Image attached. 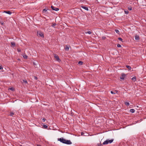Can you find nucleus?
I'll use <instances>...</instances> for the list:
<instances>
[{"instance_id":"obj_38","label":"nucleus","mask_w":146,"mask_h":146,"mask_svg":"<svg viewBox=\"0 0 146 146\" xmlns=\"http://www.w3.org/2000/svg\"><path fill=\"white\" fill-rule=\"evenodd\" d=\"M1 23L2 25H3V22H2V23Z\"/></svg>"},{"instance_id":"obj_1","label":"nucleus","mask_w":146,"mask_h":146,"mask_svg":"<svg viewBox=\"0 0 146 146\" xmlns=\"http://www.w3.org/2000/svg\"><path fill=\"white\" fill-rule=\"evenodd\" d=\"M58 140L60 141L61 142L68 145H70L72 143L70 140H67L63 138H58Z\"/></svg>"},{"instance_id":"obj_4","label":"nucleus","mask_w":146,"mask_h":146,"mask_svg":"<svg viewBox=\"0 0 146 146\" xmlns=\"http://www.w3.org/2000/svg\"><path fill=\"white\" fill-rule=\"evenodd\" d=\"M54 57L56 60L58 62L60 61V59H59V56L56 54H54Z\"/></svg>"},{"instance_id":"obj_10","label":"nucleus","mask_w":146,"mask_h":146,"mask_svg":"<svg viewBox=\"0 0 146 146\" xmlns=\"http://www.w3.org/2000/svg\"><path fill=\"white\" fill-rule=\"evenodd\" d=\"M48 9V8H46L44 9L42 11V12L43 13H44V12H46Z\"/></svg>"},{"instance_id":"obj_35","label":"nucleus","mask_w":146,"mask_h":146,"mask_svg":"<svg viewBox=\"0 0 146 146\" xmlns=\"http://www.w3.org/2000/svg\"><path fill=\"white\" fill-rule=\"evenodd\" d=\"M34 78L36 80H37V78L35 76L34 77Z\"/></svg>"},{"instance_id":"obj_33","label":"nucleus","mask_w":146,"mask_h":146,"mask_svg":"<svg viewBox=\"0 0 146 146\" xmlns=\"http://www.w3.org/2000/svg\"><path fill=\"white\" fill-rule=\"evenodd\" d=\"M114 92H115V94H117L118 92V91L117 90H115Z\"/></svg>"},{"instance_id":"obj_16","label":"nucleus","mask_w":146,"mask_h":146,"mask_svg":"<svg viewBox=\"0 0 146 146\" xmlns=\"http://www.w3.org/2000/svg\"><path fill=\"white\" fill-rule=\"evenodd\" d=\"M83 62L82 61H79L78 62V64L80 65H81L83 64Z\"/></svg>"},{"instance_id":"obj_14","label":"nucleus","mask_w":146,"mask_h":146,"mask_svg":"<svg viewBox=\"0 0 146 146\" xmlns=\"http://www.w3.org/2000/svg\"><path fill=\"white\" fill-rule=\"evenodd\" d=\"M125 104L127 106H129V102H125Z\"/></svg>"},{"instance_id":"obj_34","label":"nucleus","mask_w":146,"mask_h":146,"mask_svg":"<svg viewBox=\"0 0 146 146\" xmlns=\"http://www.w3.org/2000/svg\"><path fill=\"white\" fill-rule=\"evenodd\" d=\"M3 67L2 66V65H0V70L2 69H3Z\"/></svg>"},{"instance_id":"obj_39","label":"nucleus","mask_w":146,"mask_h":146,"mask_svg":"<svg viewBox=\"0 0 146 146\" xmlns=\"http://www.w3.org/2000/svg\"><path fill=\"white\" fill-rule=\"evenodd\" d=\"M100 146H103V145H102V144H100Z\"/></svg>"},{"instance_id":"obj_13","label":"nucleus","mask_w":146,"mask_h":146,"mask_svg":"<svg viewBox=\"0 0 146 146\" xmlns=\"http://www.w3.org/2000/svg\"><path fill=\"white\" fill-rule=\"evenodd\" d=\"M135 111V110L134 109H131L130 110V112L131 113H134Z\"/></svg>"},{"instance_id":"obj_17","label":"nucleus","mask_w":146,"mask_h":146,"mask_svg":"<svg viewBox=\"0 0 146 146\" xmlns=\"http://www.w3.org/2000/svg\"><path fill=\"white\" fill-rule=\"evenodd\" d=\"M14 115V113L13 112H11L9 114V115L11 116H13Z\"/></svg>"},{"instance_id":"obj_41","label":"nucleus","mask_w":146,"mask_h":146,"mask_svg":"<svg viewBox=\"0 0 146 146\" xmlns=\"http://www.w3.org/2000/svg\"><path fill=\"white\" fill-rule=\"evenodd\" d=\"M37 146H40V145H38Z\"/></svg>"},{"instance_id":"obj_37","label":"nucleus","mask_w":146,"mask_h":146,"mask_svg":"<svg viewBox=\"0 0 146 146\" xmlns=\"http://www.w3.org/2000/svg\"><path fill=\"white\" fill-rule=\"evenodd\" d=\"M84 134V133L83 132H82L81 133V135H83Z\"/></svg>"},{"instance_id":"obj_24","label":"nucleus","mask_w":146,"mask_h":146,"mask_svg":"<svg viewBox=\"0 0 146 146\" xmlns=\"http://www.w3.org/2000/svg\"><path fill=\"white\" fill-rule=\"evenodd\" d=\"M115 31L118 34H119V31L118 30H115Z\"/></svg>"},{"instance_id":"obj_28","label":"nucleus","mask_w":146,"mask_h":146,"mask_svg":"<svg viewBox=\"0 0 146 146\" xmlns=\"http://www.w3.org/2000/svg\"><path fill=\"white\" fill-rule=\"evenodd\" d=\"M117 46L118 47H120L121 46V45L119 44H118L117 45Z\"/></svg>"},{"instance_id":"obj_19","label":"nucleus","mask_w":146,"mask_h":146,"mask_svg":"<svg viewBox=\"0 0 146 146\" xmlns=\"http://www.w3.org/2000/svg\"><path fill=\"white\" fill-rule=\"evenodd\" d=\"M56 25V23H54L52 24V25L51 26L52 27H54Z\"/></svg>"},{"instance_id":"obj_9","label":"nucleus","mask_w":146,"mask_h":146,"mask_svg":"<svg viewBox=\"0 0 146 146\" xmlns=\"http://www.w3.org/2000/svg\"><path fill=\"white\" fill-rule=\"evenodd\" d=\"M81 7L86 10L88 11V8L87 7H84L83 6H82Z\"/></svg>"},{"instance_id":"obj_11","label":"nucleus","mask_w":146,"mask_h":146,"mask_svg":"<svg viewBox=\"0 0 146 146\" xmlns=\"http://www.w3.org/2000/svg\"><path fill=\"white\" fill-rule=\"evenodd\" d=\"M11 45L15 47L16 46L15 43V42H11Z\"/></svg>"},{"instance_id":"obj_22","label":"nucleus","mask_w":146,"mask_h":146,"mask_svg":"<svg viewBox=\"0 0 146 146\" xmlns=\"http://www.w3.org/2000/svg\"><path fill=\"white\" fill-rule=\"evenodd\" d=\"M86 33H88L89 34H90L92 33V32L90 31H88L87 32H86Z\"/></svg>"},{"instance_id":"obj_21","label":"nucleus","mask_w":146,"mask_h":146,"mask_svg":"<svg viewBox=\"0 0 146 146\" xmlns=\"http://www.w3.org/2000/svg\"><path fill=\"white\" fill-rule=\"evenodd\" d=\"M44 128L45 129H46L47 128L48 126L47 125H44L43 126Z\"/></svg>"},{"instance_id":"obj_23","label":"nucleus","mask_w":146,"mask_h":146,"mask_svg":"<svg viewBox=\"0 0 146 146\" xmlns=\"http://www.w3.org/2000/svg\"><path fill=\"white\" fill-rule=\"evenodd\" d=\"M125 13L126 14H128L129 13V11H125Z\"/></svg>"},{"instance_id":"obj_5","label":"nucleus","mask_w":146,"mask_h":146,"mask_svg":"<svg viewBox=\"0 0 146 146\" xmlns=\"http://www.w3.org/2000/svg\"><path fill=\"white\" fill-rule=\"evenodd\" d=\"M51 8H52V9L53 10H54V11H58V10H59V9L58 8H56L53 6H51Z\"/></svg>"},{"instance_id":"obj_40","label":"nucleus","mask_w":146,"mask_h":146,"mask_svg":"<svg viewBox=\"0 0 146 146\" xmlns=\"http://www.w3.org/2000/svg\"><path fill=\"white\" fill-rule=\"evenodd\" d=\"M33 64H34V65H36V64H35V63H34Z\"/></svg>"},{"instance_id":"obj_15","label":"nucleus","mask_w":146,"mask_h":146,"mask_svg":"<svg viewBox=\"0 0 146 146\" xmlns=\"http://www.w3.org/2000/svg\"><path fill=\"white\" fill-rule=\"evenodd\" d=\"M136 77H134L132 78V80L134 82H135L136 80Z\"/></svg>"},{"instance_id":"obj_29","label":"nucleus","mask_w":146,"mask_h":146,"mask_svg":"<svg viewBox=\"0 0 146 146\" xmlns=\"http://www.w3.org/2000/svg\"><path fill=\"white\" fill-rule=\"evenodd\" d=\"M9 89L10 90H11L12 91L14 90V89L13 88H9Z\"/></svg>"},{"instance_id":"obj_25","label":"nucleus","mask_w":146,"mask_h":146,"mask_svg":"<svg viewBox=\"0 0 146 146\" xmlns=\"http://www.w3.org/2000/svg\"><path fill=\"white\" fill-rule=\"evenodd\" d=\"M118 39L119 40L121 41L122 42H123L122 41V39L121 38H120V37H119L118 38Z\"/></svg>"},{"instance_id":"obj_26","label":"nucleus","mask_w":146,"mask_h":146,"mask_svg":"<svg viewBox=\"0 0 146 146\" xmlns=\"http://www.w3.org/2000/svg\"><path fill=\"white\" fill-rule=\"evenodd\" d=\"M128 9L129 10L131 11L132 10V8L131 7H128Z\"/></svg>"},{"instance_id":"obj_36","label":"nucleus","mask_w":146,"mask_h":146,"mask_svg":"<svg viewBox=\"0 0 146 146\" xmlns=\"http://www.w3.org/2000/svg\"><path fill=\"white\" fill-rule=\"evenodd\" d=\"M17 51L18 52H21V50L20 49H17Z\"/></svg>"},{"instance_id":"obj_32","label":"nucleus","mask_w":146,"mask_h":146,"mask_svg":"<svg viewBox=\"0 0 146 146\" xmlns=\"http://www.w3.org/2000/svg\"><path fill=\"white\" fill-rule=\"evenodd\" d=\"M46 120V119L44 118H43L42 119V121L43 122H44Z\"/></svg>"},{"instance_id":"obj_31","label":"nucleus","mask_w":146,"mask_h":146,"mask_svg":"<svg viewBox=\"0 0 146 146\" xmlns=\"http://www.w3.org/2000/svg\"><path fill=\"white\" fill-rule=\"evenodd\" d=\"M102 39H103V40H105L106 38V37L104 36H103V37H102Z\"/></svg>"},{"instance_id":"obj_30","label":"nucleus","mask_w":146,"mask_h":146,"mask_svg":"<svg viewBox=\"0 0 146 146\" xmlns=\"http://www.w3.org/2000/svg\"><path fill=\"white\" fill-rule=\"evenodd\" d=\"M111 93L112 94H115V92H113V91H111Z\"/></svg>"},{"instance_id":"obj_27","label":"nucleus","mask_w":146,"mask_h":146,"mask_svg":"<svg viewBox=\"0 0 146 146\" xmlns=\"http://www.w3.org/2000/svg\"><path fill=\"white\" fill-rule=\"evenodd\" d=\"M23 82L26 84L27 83H28L27 81L26 80H23Z\"/></svg>"},{"instance_id":"obj_6","label":"nucleus","mask_w":146,"mask_h":146,"mask_svg":"<svg viewBox=\"0 0 146 146\" xmlns=\"http://www.w3.org/2000/svg\"><path fill=\"white\" fill-rule=\"evenodd\" d=\"M126 76V75L125 74H124V73H122L121 74V76L120 78V79H121L124 80V78Z\"/></svg>"},{"instance_id":"obj_7","label":"nucleus","mask_w":146,"mask_h":146,"mask_svg":"<svg viewBox=\"0 0 146 146\" xmlns=\"http://www.w3.org/2000/svg\"><path fill=\"white\" fill-rule=\"evenodd\" d=\"M70 46L69 45H66V46L65 48H64V49L66 51H68L69 49V47Z\"/></svg>"},{"instance_id":"obj_3","label":"nucleus","mask_w":146,"mask_h":146,"mask_svg":"<svg viewBox=\"0 0 146 146\" xmlns=\"http://www.w3.org/2000/svg\"><path fill=\"white\" fill-rule=\"evenodd\" d=\"M37 35L38 36H39L42 37H44L43 33L40 31H38L37 32Z\"/></svg>"},{"instance_id":"obj_12","label":"nucleus","mask_w":146,"mask_h":146,"mask_svg":"<svg viewBox=\"0 0 146 146\" xmlns=\"http://www.w3.org/2000/svg\"><path fill=\"white\" fill-rule=\"evenodd\" d=\"M4 12L7 13V14H9V15H10L11 14V12H10V11H4Z\"/></svg>"},{"instance_id":"obj_2","label":"nucleus","mask_w":146,"mask_h":146,"mask_svg":"<svg viewBox=\"0 0 146 146\" xmlns=\"http://www.w3.org/2000/svg\"><path fill=\"white\" fill-rule=\"evenodd\" d=\"M114 139H112L110 140L109 139H107L106 141H105L103 143V145H106L108 144V143H111L113 141Z\"/></svg>"},{"instance_id":"obj_18","label":"nucleus","mask_w":146,"mask_h":146,"mask_svg":"<svg viewBox=\"0 0 146 146\" xmlns=\"http://www.w3.org/2000/svg\"><path fill=\"white\" fill-rule=\"evenodd\" d=\"M126 67L129 70H130L131 67L130 66H128V65H127L126 66Z\"/></svg>"},{"instance_id":"obj_20","label":"nucleus","mask_w":146,"mask_h":146,"mask_svg":"<svg viewBox=\"0 0 146 146\" xmlns=\"http://www.w3.org/2000/svg\"><path fill=\"white\" fill-rule=\"evenodd\" d=\"M24 58L25 59H27V56L26 55H25L23 56Z\"/></svg>"},{"instance_id":"obj_8","label":"nucleus","mask_w":146,"mask_h":146,"mask_svg":"<svg viewBox=\"0 0 146 146\" xmlns=\"http://www.w3.org/2000/svg\"><path fill=\"white\" fill-rule=\"evenodd\" d=\"M135 39L136 40H138L139 39V37L138 36L136 35L135 36Z\"/></svg>"}]
</instances>
